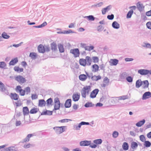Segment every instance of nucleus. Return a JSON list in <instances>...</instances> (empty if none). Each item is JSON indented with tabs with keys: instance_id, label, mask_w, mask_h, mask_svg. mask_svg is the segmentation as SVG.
Wrapping results in <instances>:
<instances>
[{
	"instance_id": "f257e3e1",
	"label": "nucleus",
	"mask_w": 151,
	"mask_h": 151,
	"mask_svg": "<svg viewBox=\"0 0 151 151\" xmlns=\"http://www.w3.org/2000/svg\"><path fill=\"white\" fill-rule=\"evenodd\" d=\"M65 126L55 127L53 128L57 134H60L65 131Z\"/></svg>"
},
{
	"instance_id": "f03ea898",
	"label": "nucleus",
	"mask_w": 151,
	"mask_h": 151,
	"mask_svg": "<svg viewBox=\"0 0 151 151\" xmlns=\"http://www.w3.org/2000/svg\"><path fill=\"white\" fill-rule=\"evenodd\" d=\"M91 87L90 86H84L81 91V95L82 97L86 98V91L87 90L90 89Z\"/></svg>"
},
{
	"instance_id": "7ed1b4c3",
	"label": "nucleus",
	"mask_w": 151,
	"mask_h": 151,
	"mask_svg": "<svg viewBox=\"0 0 151 151\" xmlns=\"http://www.w3.org/2000/svg\"><path fill=\"white\" fill-rule=\"evenodd\" d=\"M70 52L74 55L75 58L78 57L80 55V52L78 48H75L70 50Z\"/></svg>"
},
{
	"instance_id": "20e7f679",
	"label": "nucleus",
	"mask_w": 151,
	"mask_h": 151,
	"mask_svg": "<svg viewBox=\"0 0 151 151\" xmlns=\"http://www.w3.org/2000/svg\"><path fill=\"white\" fill-rule=\"evenodd\" d=\"M15 80L21 84L23 83L26 82L25 78L21 75L16 76L15 78Z\"/></svg>"
},
{
	"instance_id": "39448f33",
	"label": "nucleus",
	"mask_w": 151,
	"mask_h": 151,
	"mask_svg": "<svg viewBox=\"0 0 151 151\" xmlns=\"http://www.w3.org/2000/svg\"><path fill=\"white\" fill-rule=\"evenodd\" d=\"M16 91L19 92V94L22 96H24L25 95V91L21 89V87L20 86H17L16 88Z\"/></svg>"
},
{
	"instance_id": "423d86ee",
	"label": "nucleus",
	"mask_w": 151,
	"mask_h": 151,
	"mask_svg": "<svg viewBox=\"0 0 151 151\" xmlns=\"http://www.w3.org/2000/svg\"><path fill=\"white\" fill-rule=\"evenodd\" d=\"M99 90L98 88H96L93 90L91 93L90 95V97L91 98H94L98 94Z\"/></svg>"
},
{
	"instance_id": "0eeeda50",
	"label": "nucleus",
	"mask_w": 151,
	"mask_h": 151,
	"mask_svg": "<svg viewBox=\"0 0 151 151\" xmlns=\"http://www.w3.org/2000/svg\"><path fill=\"white\" fill-rule=\"evenodd\" d=\"M151 98V93L150 91L145 92L142 95V99L146 100L147 99Z\"/></svg>"
},
{
	"instance_id": "6e6552de",
	"label": "nucleus",
	"mask_w": 151,
	"mask_h": 151,
	"mask_svg": "<svg viewBox=\"0 0 151 151\" xmlns=\"http://www.w3.org/2000/svg\"><path fill=\"white\" fill-rule=\"evenodd\" d=\"M138 73L142 75H147L150 73V70L142 69L139 70L138 71Z\"/></svg>"
},
{
	"instance_id": "1a4fd4ad",
	"label": "nucleus",
	"mask_w": 151,
	"mask_h": 151,
	"mask_svg": "<svg viewBox=\"0 0 151 151\" xmlns=\"http://www.w3.org/2000/svg\"><path fill=\"white\" fill-rule=\"evenodd\" d=\"M91 143V141L83 140L82 141L80 142V145L81 146H88Z\"/></svg>"
},
{
	"instance_id": "9d476101",
	"label": "nucleus",
	"mask_w": 151,
	"mask_h": 151,
	"mask_svg": "<svg viewBox=\"0 0 151 151\" xmlns=\"http://www.w3.org/2000/svg\"><path fill=\"white\" fill-rule=\"evenodd\" d=\"M112 8V6L109 5L106 6V7L103 8L102 9L101 11L103 15L106 14V12L109 11Z\"/></svg>"
},
{
	"instance_id": "9b49d317",
	"label": "nucleus",
	"mask_w": 151,
	"mask_h": 151,
	"mask_svg": "<svg viewBox=\"0 0 151 151\" xmlns=\"http://www.w3.org/2000/svg\"><path fill=\"white\" fill-rule=\"evenodd\" d=\"M51 50L53 52H55L58 50L57 47L55 42H53L50 44Z\"/></svg>"
},
{
	"instance_id": "f8f14e48",
	"label": "nucleus",
	"mask_w": 151,
	"mask_h": 151,
	"mask_svg": "<svg viewBox=\"0 0 151 151\" xmlns=\"http://www.w3.org/2000/svg\"><path fill=\"white\" fill-rule=\"evenodd\" d=\"M137 7L140 12L142 11L144 8L143 4H141L140 2H138L137 4Z\"/></svg>"
},
{
	"instance_id": "ddd939ff",
	"label": "nucleus",
	"mask_w": 151,
	"mask_h": 151,
	"mask_svg": "<svg viewBox=\"0 0 151 151\" xmlns=\"http://www.w3.org/2000/svg\"><path fill=\"white\" fill-rule=\"evenodd\" d=\"M71 99H67L65 104V106L66 108H69L71 107Z\"/></svg>"
},
{
	"instance_id": "4468645a",
	"label": "nucleus",
	"mask_w": 151,
	"mask_h": 151,
	"mask_svg": "<svg viewBox=\"0 0 151 151\" xmlns=\"http://www.w3.org/2000/svg\"><path fill=\"white\" fill-rule=\"evenodd\" d=\"M80 93L73 94L72 96L73 100L74 101H78L80 99Z\"/></svg>"
},
{
	"instance_id": "2eb2a0df",
	"label": "nucleus",
	"mask_w": 151,
	"mask_h": 151,
	"mask_svg": "<svg viewBox=\"0 0 151 151\" xmlns=\"http://www.w3.org/2000/svg\"><path fill=\"white\" fill-rule=\"evenodd\" d=\"M38 50L40 53H43L45 52L44 47L42 44L40 45L38 47Z\"/></svg>"
},
{
	"instance_id": "dca6fc26",
	"label": "nucleus",
	"mask_w": 151,
	"mask_h": 151,
	"mask_svg": "<svg viewBox=\"0 0 151 151\" xmlns=\"http://www.w3.org/2000/svg\"><path fill=\"white\" fill-rule=\"evenodd\" d=\"M11 97L12 99H14L15 100H17L18 99L19 97L18 94L16 93H11Z\"/></svg>"
},
{
	"instance_id": "f3484780",
	"label": "nucleus",
	"mask_w": 151,
	"mask_h": 151,
	"mask_svg": "<svg viewBox=\"0 0 151 151\" xmlns=\"http://www.w3.org/2000/svg\"><path fill=\"white\" fill-rule=\"evenodd\" d=\"M18 60L17 58H15L14 59H12L9 62V64L10 65H14L18 62Z\"/></svg>"
},
{
	"instance_id": "a211bd4d",
	"label": "nucleus",
	"mask_w": 151,
	"mask_h": 151,
	"mask_svg": "<svg viewBox=\"0 0 151 151\" xmlns=\"http://www.w3.org/2000/svg\"><path fill=\"white\" fill-rule=\"evenodd\" d=\"M85 60H86V65L88 66L90 65L92 62V60L91 57L88 56H86Z\"/></svg>"
},
{
	"instance_id": "6ab92c4d",
	"label": "nucleus",
	"mask_w": 151,
	"mask_h": 151,
	"mask_svg": "<svg viewBox=\"0 0 151 151\" xmlns=\"http://www.w3.org/2000/svg\"><path fill=\"white\" fill-rule=\"evenodd\" d=\"M112 27L115 29H118L120 27V25L116 21L114 22L112 24Z\"/></svg>"
},
{
	"instance_id": "aec40b11",
	"label": "nucleus",
	"mask_w": 151,
	"mask_h": 151,
	"mask_svg": "<svg viewBox=\"0 0 151 151\" xmlns=\"http://www.w3.org/2000/svg\"><path fill=\"white\" fill-rule=\"evenodd\" d=\"M46 103L44 99H40L39 101L38 106L40 107L45 106Z\"/></svg>"
},
{
	"instance_id": "412c9836",
	"label": "nucleus",
	"mask_w": 151,
	"mask_h": 151,
	"mask_svg": "<svg viewBox=\"0 0 151 151\" xmlns=\"http://www.w3.org/2000/svg\"><path fill=\"white\" fill-rule=\"evenodd\" d=\"M52 111H50L49 110H46L41 113V115H52Z\"/></svg>"
},
{
	"instance_id": "4be33fe9",
	"label": "nucleus",
	"mask_w": 151,
	"mask_h": 151,
	"mask_svg": "<svg viewBox=\"0 0 151 151\" xmlns=\"http://www.w3.org/2000/svg\"><path fill=\"white\" fill-rule=\"evenodd\" d=\"M58 47L60 52L62 53L64 52L65 49L62 44L60 43L58 44Z\"/></svg>"
},
{
	"instance_id": "5701e85b",
	"label": "nucleus",
	"mask_w": 151,
	"mask_h": 151,
	"mask_svg": "<svg viewBox=\"0 0 151 151\" xmlns=\"http://www.w3.org/2000/svg\"><path fill=\"white\" fill-rule=\"evenodd\" d=\"M5 151H17V149L14 147H10L4 148Z\"/></svg>"
},
{
	"instance_id": "b1692460",
	"label": "nucleus",
	"mask_w": 151,
	"mask_h": 151,
	"mask_svg": "<svg viewBox=\"0 0 151 151\" xmlns=\"http://www.w3.org/2000/svg\"><path fill=\"white\" fill-rule=\"evenodd\" d=\"M142 84V82L141 79H138L136 82V87L137 88H139Z\"/></svg>"
},
{
	"instance_id": "393cba45",
	"label": "nucleus",
	"mask_w": 151,
	"mask_h": 151,
	"mask_svg": "<svg viewBox=\"0 0 151 151\" xmlns=\"http://www.w3.org/2000/svg\"><path fill=\"white\" fill-rule=\"evenodd\" d=\"M37 55L35 52H30L29 54V57L32 60H35L36 59Z\"/></svg>"
},
{
	"instance_id": "a878e982",
	"label": "nucleus",
	"mask_w": 151,
	"mask_h": 151,
	"mask_svg": "<svg viewBox=\"0 0 151 151\" xmlns=\"http://www.w3.org/2000/svg\"><path fill=\"white\" fill-rule=\"evenodd\" d=\"M145 119H143L137 123L136 124V125L137 127H140L145 124Z\"/></svg>"
},
{
	"instance_id": "bb28decb",
	"label": "nucleus",
	"mask_w": 151,
	"mask_h": 151,
	"mask_svg": "<svg viewBox=\"0 0 151 151\" xmlns=\"http://www.w3.org/2000/svg\"><path fill=\"white\" fill-rule=\"evenodd\" d=\"M79 63L80 65L85 66L86 65V60L83 58L80 59L79 60Z\"/></svg>"
},
{
	"instance_id": "cd10ccee",
	"label": "nucleus",
	"mask_w": 151,
	"mask_h": 151,
	"mask_svg": "<svg viewBox=\"0 0 151 151\" xmlns=\"http://www.w3.org/2000/svg\"><path fill=\"white\" fill-rule=\"evenodd\" d=\"M127 76V73L126 72H124L120 74L119 75V77L121 79H124Z\"/></svg>"
},
{
	"instance_id": "c85d7f7f",
	"label": "nucleus",
	"mask_w": 151,
	"mask_h": 151,
	"mask_svg": "<svg viewBox=\"0 0 151 151\" xmlns=\"http://www.w3.org/2000/svg\"><path fill=\"white\" fill-rule=\"evenodd\" d=\"M23 111L24 115L28 114L29 113L28 108L27 106L23 107Z\"/></svg>"
},
{
	"instance_id": "c756f323",
	"label": "nucleus",
	"mask_w": 151,
	"mask_h": 151,
	"mask_svg": "<svg viewBox=\"0 0 151 151\" xmlns=\"http://www.w3.org/2000/svg\"><path fill=\"white\" fill-rule=\"evenodd\" d=\"M33 135L32 134H29L27 135L26 137L23 139V142H28L29 140V138L32 137Z\"/></svg>"
},
{
	"instance_id": "7c9ffc66",
	"label": "nucleus",
	"mask_w": 151,
	"mask_h": 151,
	"mask_svg": "<svg viewBox=\"0 0 151 151\" xmlns=\"http://www.w3.org/2000/svg\"><path fill=\"white\" fill-rule=\"evenodd\" d=\"M79 78L80 80L84 81L87 79V76L85 74H81L79 76Z\"/></svg>"
},
{
	"instance_id": "2f4dec72",
	"label": "nucleus",
	"mask_w": 151,
	"mask_h": 151,
	"mask_svg": "<svg viewBox=\"0 0 151 151\" xmlns=\"http://www.w3.org/2000/svg\"><path fill=\"white\" fill-rule=\"evenodd\" d=\"M92 68L93 69L92 71L93 72H96L98 71L99 69V66L97 64H94L92 66Z\"/></svg>"
},
{
	"instance_id": "473e14b6",
	"label": "nucleus",
	"mask_w": 151,
	"mask_h": 151,
	"mask_svg": "<svg viewBox=\"0 0 151 151\" xmlns=\"http://www.w3.org/2000/svg\"><path fill=\"white\" fill-rule=\"evenodd\" d=\"M129 145L127 143L124 142L122 145V148L124 150H127L129 149Z\"/></svg>"
},
{
	"instance_id": "72a5a7b5",
	"label": "nucleus",
	"mask_w": 151,
	"mask_h": 151,
	"mask_svg": "<svg viewBox=\"0 0 151 151\" xmlns=\"http://www.w3.org/2000/svg\"><path fill=\"white\" fill-rule=\"evenodd\" d=\"M47 25V23L46 22H44L42 24L38 26H33V27L36 28H41L44 27Z\"/></svg>"
},
{
	"instance_id": "f704fd0d",
	"label": "nucleus",
	"mask_w": 151,
	"mask_h": 151,
	"mask_svg": "<svg viewBox=\"0 0 151 151\" xmlns=\"http://www.w3.org/2000/svg\"><path fill=\"white\" fill-rule=\"evenodd\" d=\"M133 12L134 11L132 9H131L130 10L127 14V19L130 18L133 14Z\"/></svg>"
},
{
	"instance_id": "c9c22d12",
	"label": "nucleus",
	"mask_w": 151,
	"mask_h": 151,
	"mask_svg": "<svg viewBox=\"0 0 151 151\" xmlns=\"http://www.w3.org/2000/svg\"><path fill=\"white\" fill-rule=\"evenodd\" d=\"M94 106V104L91 102H87L84 105V106L86 108L92 107Z\"/></svg>"
},
{
	"instance_id": "e433bc0d",
	"label": "nucleus",
	"mask_w": 151,
	"mask_h": 151,
	"mask_svg": "<svg viewBox=\"0 0 151 151\" xmlns=\"http://www.w3.org/2000/svg\"><path fill=\"white\" fill-rule=\"evenodd\" d=\"M0 88H1V90L2 92H4L6 89L5 88L4 85L0 81Z\"/></svg>"
},
{
	"instance_id": "4c0bfd02",
	"label": "nucleus",
	"mask_w": 151,
	"mask_h": 151,
	"mask_svg": "<svg viewBox=\"0 0 151 151\" xmlns=\"http://www.w3.org/2000/svg\"><path fill=\"white\" fill-rule=\"evenodd\" d=\"M111 60L112 61L111 65H116L119 62L118 60L116 59H111Z\"/></svg>"
},
{
	"instance_id": "58836bf2",
	"label": "nucleus",
	"mask_w": 151,
	"mask_h": 151,
	"mask_svg": "<svg viewBox=\"0 0 151 151\" xmlns=\"http://www.w3.org/2000/svg\"><path fill=\"white\" fill-rule=\"evenodd\" d=\"M1 37H2V38H3L4 39H8L10 37V36L8 35L6 32H4L1 34Z\"/></svg>"
},
{
	"instance_id": "ea45409f",
	"label": "nucleus",
	"mask_w": 151,
	"mask_h": 151,
	"mask_svg": "<svg viewBox=\"0 0 151 151\" xmlns=\"http://www.w3.org/2000/svg\"><path fill=\"white\" fill-rule=\"evenodd\" d=\"M82 122H81L80 123H79L78 125H74V128H75V129L76 130H80V128H81V126L83 125Z\"/></svg>"
},
{
	"instance_id": "a19ab883",
	"label": "nucleus",
	"mask_w": 151,
	"mask_h": 151,
	"mask_svg": "<svg viewBox=\"0 0 151 151\" xmlns=\"http://www.w3.org/2000/svg\"><path fill=\"white\" fill-rule=\"evenodd\" d=\"M102 142V141L101 139H98L94 140L93 141V142L96 145L101 144Z\"/></svg>"
},
{
	"instance_id": "79ce46f5",
	"label": "nucleus",
	"mask_w": 151,
	"mask_h": 151,
	"mask_svg": "<svg viewBox=\"0 0 151 151\" xmlns=\"http://www.w3.org/2000/svg\"><path fill=\"white\" fill-rule=\"evenodd\" d=\"M60 102H59V103H55V104L54 106V109L53 110H56L59 109L60 107Z\"/></svg>"
},
{
	"instance_id": "37998d69",
	"label": "nucleus",
	"mask_w": 151,
	"mask_h": 151,
	"mask_svg": "<svg viewBox=\"0 0 151 151\" xmlns=\"http://www.w3.org/2000/svg\"><path fill=\"white\" fill-rule=\"evenodd\" d=\"M144 145L147 147H149L151 145V143L148 141H145Z\"/></svg>"
},
{
	"instance_id": "c03bdc74",
	"label": "nucleus",
	"mask_w": 151,
	"mask_h": 151,
	"mask_svg": "<svg viewBox=\"0 0 151 151\" xmlns=\"http://www.w3.org/2000/svg\"><path fill=\"white\" fill-rule=\"evenodd\" d=\"M85 18H86L89 20L93 21L95 19V17L93 15H91L88 16H86Z\"/></svg>"
},
{
	"instance_id": "a18cd8bd",
	"label": "nucleus",
	"mask_w": 151,
	"mask_h": 151,
	"mask_svg": "<svg viewBox=\"0 0 151 151\" xmlns=\"http://www.w3.org/2000/svg\"><path fill=\"white\" fill-rule=\"evenodd\" d=\"M46 102L47 105L49 106L50 105H51V104L53 102L52 99L51 98H50L47 100Z\"/></svg>"
},
{
	"instance_id": "49530a36",
	"label": "nucleus",
	"mask_w": 151,
	"mask_h": 151,
	"mask_svg": "<svg viewBox=\"0 0 151 151\" xmlns=\"http://www.w3.org/2000/svg\"><path fill=\"white\" fill-rule=\"evenodd\" d=\"M37 111L38 110L37 109V108H34L31 110L29 113L31 114H34L37 113Z\"/></svg>"
},
{
	"instance_id": "de8ad7c7",
	"label": "nucleus",
	"mask_w": 151,
	"mask_h": 151,
	"mask_svg": "<svg viewBox=\"0 0 151 151\" xmlns=\"http://www.w3.org/2000/svg\"><path fill=\"white\" fill-rule=\"evenodd\" d=\"M116 98H118L119 100H124L128 99V96L127 95H124L117 97Z\"/></svg>"
},
{
	"instance_id": "09e8293b",
	"label": "nucleus",
	"mask_w": 151,
	"mask_h": 151,
	"mask_svg": "<svg viewBox=\"0 0 151 151\" xmlns=\"http://www.w3.org/2000/svg\"><path fill=\"white\" fill-rule=\"evenodd\" d=\"M6 63L4 61L0 62V68H4L6 67Z\"/></svg>"
},
{
	"instance_id": "8fccbe9b",
	"label": "nucleus",
	"mask_w": 151,
	"mask_h": 151,
	"mask_svg": "<svg viewBox=\"0 0 151 151\" xmlns=\"http://www.w3.org/2000/svg\"><path fill=\"white\" fill-rule=\"evenodd\" d=\"M138 146L137 144L135 142H132L131 144V147L132 149H134L137 147Z\"/></svg>"
},
{
	"instance_id": "3c124183",
	"label": "nucleus",
	"mask_w": 151,
	"mask_h": 151,
	"mask_svg": "<svg viewBox=\"0 0 151 151\" xmlns=\"http://www.w3.org/2000/svg\"><path fill=\"white\" fill-rule=\"evenodd\" d=\"M143 83L145 86L143 87V88H147L148 87L149 83L147 80L144 81H143Z\"/></svg>"
},
{
	"instance_id": "603ef678",
	"label": "nucleus",
	"mask_w": 151,
	"mask_h": 151,
	"mask_svg": "<svg viewBox=\"0 0 151 151\" xmlns=\"http://www.w3.org/2000/svg\"><path fill=\"white\" fill-rule=\"evenodd\" d=\"M127 81L129 83H132L133 81V78L131 76H128L126 77Z\"/></svg>"
},
{
	"instance_id": "864d4df0",
	"label": "nucleus",
	"mask_w": 151,
	"mask_h": 151,
	"mask_svg": "<svg viewBox=\"0 0 151 151\" xmlns=\"http://www.w3.org/2000/svg\"><path fill=\"white\" fill-rule=\"evenodd\" d=\"M72 121V120L71 119H63L62 120H60L59 121V122H61V123H64V122H67L69 121Z\"/></svg>"
},
{
	"instance_id": "5fc2aeb1",
	"label": "nucleus",
	"mask_w": 151,
	"mask_h": 151,
	"mask_svg": "<svg viewBox=\"0 0 151 151\" xmlns=\"http://www.w3.org/2000/svg\"><path fill=\"white\" fill-rule=\"evenodd\" d=\"M119 134V133L117 132L114 131L113 133L112 137L114 138H116L118 137Z\"/></svg>"
},
{
	"instance_id": "6e6d98bb",
	"label": "nucleus",
	"mask_w": 151,
	"mask_h": 151,
	"mask_svg": "<svg viewBox=\"0 0 151 151\" xmlns=\"http://www.w3.org/2000/svg\"><path fill=\"white\" fill-rule=\"evenodd\" d=\"M93 62L94 63H98L99 61V59L97 57H93L92 58Z\"/></svg>"
},
{
	"instance_id": "4d7b16f0",
	"label": "nucleus",
	"mask_w": 151,
	"mask_h": 151,
	"mask_svg": "<svg viewBox=\"0 0 151 151\" xmlns=\"http://www.w3.org/2000/svg\"><path fill=\"white\" fill-rule=\"evenodd\" d=\"M145 45H142V46L144 47H146L147 48H151V45L149 43H145Z\"/></svg>"
},
{
	"instance_id": "13d9d810",
	"label": "nucleus",
	"mask_w": 151,
	"mask_h": 151,
	"mask_svg": "<svg viewBox=\"0 0 151 151\" xmlns=\"http://www.w3.org/2000/svg\"><path fill=\"white\" fill-rule=\"evenodd\" d=\"M74 33V32L72 31V30L71 29H68V30H64L63 31V34H68L70 33Z\"/></svg>"
},
{
	"instance_id": "bf43d9fd",
	"label": "nucleus",
	"mask_w": 151,
	"mask_h": 151,
	"mask_svg": "<svg viewBox=\"0 0 151 151\" xmlns=\"http://www.w3.org/2000/svg\"><path fill=\"white\" fill-rule=\"evenodd\" d=\"M25 92L26 93V94H27L28 93L30 92V89L29 87H27L25 88L24 90Z\"/></svg>"
},
{
	"instance_id": "052dcab7",
	"label": "nucleus",
	"mask_w": 151,
	"mask_h": 151,
	"mask_svg": "<svg viewBox=\"0 0 151 151\" xmlns=\"http://www.w3.org/2000/svg\"><path fill=\"white\" fill-rule=\"evenodd\" d=\"M114 16L113 14H111L110 15H108L107 16V18L108 19L110 20H112L114 18Z\"/></svg>"
},
{
	"instance_id": "680f3d73",
	"label": "nucleus",
	"mask_w": 151,
	"mask_h": 151,
	"mask_svg": "<svg viewBox=\"0 0 151 151\" xmlns=\"http://www.w3.org/2000/svg\"><path fill=\"white\" fill-rule=\"evenodd\" d=\"M140 139L142 142H144L145 139V137L143 135H141L139 136Z\"/></svg>"
},
{
	"instance_id": "e2e57ef3",
	"label": "nucleus",
	"mask_w": 151,
	"mask_h": 151,
	"mask_svg": "<svg viewBox=\"0 0 151 151\" xmlns=\"http://www.w3.org/2000/svg\"><path fill=\"white\" fill-rule=\"evenodd\" d=\"M147 27L149 29H151V22H149L147 23L146 24Z\"/></svg>"
},
{
	"instance_id": "0e129e2a",
	"label": "nucleus",
	"mask_w": 151,
	"mask_h": 151,
	"mask_svg": "<svg viewBox=\"0 0 151 151\" xmlns=\"http://www.w3.org/2000/svg\"><path fill=\"white\" fill-rule=\"evenodd\" d=\"M89 145V147L92 148H95L97 147V145L96 144H94L91 142Z\"/></svg>"
},
{
	"instance_id": "69168bd1",
	"label": "nucleus",
	"mask_w": 151,
	"mask_h": 151,
	"mask_svg": "<svg viewBox=\"0 0 151 151\" xmlns=\"http://www.w3.org/2000/svg\"><path fill=\"white\" fill-rule=\"evenodd\" d=\"M102 26L101 25L97 27V30L99 32H101L103 30V29L102 28Z\"/></svg>"
},
{
	"instance_id": "338daca9",
	"label": "nucleus",
	"mask_w": 151,
	"mask_h": 151,
	"mask_svg": "<svg viewBox=\"0 0 151 151\" xmlns=\"http://www.w3.org/2000/svg\"><path fill=\"white\" fill-rule=\"evenodd\" d=\"M38 98V96L36 94H32V100L36 99Z\"/></svg>"
},
{
	"instance_id": "774afa93",
	"label": "nucleus",
	"mask_w": 151,
	"mask_h": 151,
	"mask_svg": "<svg viewBox=\"0 0 151 151\" xmlns=\"http://www.w3.org/2000/svg\"><path fill=\"white\" fill-rule=\"evenodd\" d=\"M78 105L75 104L73 105V109L76 110L78 108Z\"/></svg>"
}]
</instances>
